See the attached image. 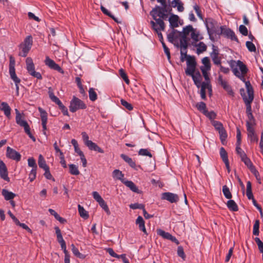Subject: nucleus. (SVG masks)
<instances>
[{"label": "nucleus", "mask_w": 263, "mask_h": 263, "mask_svg": "<svg viewBox=\"0 0 263 263\" xmlns=\"http://www.w3.org/2000/svg\"><path fill=\"white\" fill-rule=\"evenodd\" d=\"M171 11L172 8L170 5L156 6L150 12V15L155 20V22L151 21L150 22L152 29L154 30H164L165 25L163 21V14L170 13Z\"/></svg>", "instance_id": "1"}, {"label": "nucleus", "mask_w": 263, "mask_h": 263, "mask_svg": "<svg viewBox=\"0 0 263 263\" xmlns=\"http://www.w3.org/2000/svg\"><path fill=\"white\" fill-rule=\"evenodd\" d=\"M247 87H248V97H247L246 95V93L245 92V90L243 88H241L240 90L241 96L242 97V99L246 104L247 115L252 114L251 103L253 102V101L254 100V98L253 88H252L250 87L249 83L248 84Z\"/></svg>", "instance_id": "2"}, {"label": "nucleus", "mask_w": 263, "mask_h": 263, "mask_svg": "<svg viewBox=\"0 0 263 263\" xmlns=\"http://www.w3.org/2000/svg\"><path fill=\"white\" fill-rule=\"evenodd\" d=\"M15 60L12 57H10V63L9 67V72L11 79L15 83L16 87V94L17 96L19 95V86L18 84L21 82V80L17 77L15 73Z\"/></svg>", "instance_id": "3"}, {"label": "nucleus", "mask_w": 263, "mask_h": 263, "mask_svg": "<svg viewBox=\"0 0 263 263\" xmlns=\"http://www.w3.org/2000/svg\"><path fill=\"white\" fill-rule=\"evenodd\" d=\"M33 44V38L31 35H28L19 46L21 51L19 55L22 57H26L31 48Z\"/></svg>", "instance_id": "4"}, {"label": "nucleus", "mask_w": 263, "mask_h": 263, "mask_svg": "<svg viewBox=\"0 0 263 263\" xmlns=\"http://www.w3.org/2000/svg\"><path fill=\"white\" fill-rule=\"evenodd\" d=\"M86 107L85 103L76 96L72 97L69 106V110L72 112H75L79 109H84Z\"/></svg>", "instance_id": "5"}, {"label": "nucleus", "mask_w": 263, "mask_h": 263, "mask_svg": "<svg viewBox=\"0 0 263 263\" xmlns=\"http://www.w3.org/2000/svg\"><path fill=\"white\" fill-rule=\"evenodd\" d=\"M81 135L85 145L87 146L90 150L95 151L100 153H104V150L100 147L96 143L89 140V137L86 132H82Z\"/></svg>", "instance_id": "6"}, {"label": "nucleus", "mask_w": 263, "mask_h": 263, "mask_svg": "<svg viewBox=\"0 0 263 263\" xmlns=\"http://www.w3.org/2000/svg\"><path fill=\"white\" fill-rule=\"evenodd\" d=\"M205 25L210 35L219 34V26L217 22L212 18H208L205 21Z\"/></svg>", "instance_id": "7"}, {"label": "nucleus", "mask_w": 263, "mask_h": 263, "mask_svg": "<svg viewBox=\"0 0 263 263\" xmlns=\"http://www.w3.org/2000/svg\"><path fill=\"white\" fill-rule=\"evenodd\" d=\"M26 63L27 70L30 75L33 77L34 78H36L38 80L42 79V76L41 74L35 70V66L32 59L31 58H27L26 59Z\"/></svg>", "instance_id": "8"}, {"label": "nucleus", "mask_w": 263, "mask_h": 263, "mask_svg": "<svg viewBox=\"0 0 263 263\" xmlns=\"http://www.w3.org/2000/svg\"><path fill=\"white\" fill-rule=\"evenodd\" d=\"M16 123L20 126L24 127L25 132L28 135V136L33 141H35V137L32 135L30 132V128L27 122L24 119H22V116L15 118Z\"/></svg>", "instance_id": "9"}, {"label": "nucleus", "mask_w": 263, "mask_h": 263, "mask_svg": "<svg viewBox=\"0 0 263 263\" xmlns=\"http://www.w3.org/2000/svg\"><path fill=\"white\" fill-rule=\"evenodd\" d=\"M196 64L195 57L189 55L186 60L187 67L185 71V74H192V73H195Z\"/></svg>", "instance_id": "10"}, {"label": "nucleus", "mask_w": 263, "mask_h": 263, "mask_svg": "<svg viewBox=\"0 0 263 263\" xmlns=\"http://www.w3.org/2000/svg\"><path fill=\"white\" fill-rule=\"evenodd\" d=\"M219 34H223L225 37L239 43V40L234 32L230 28H225L224 26H220Z\"/></svg>", "instance_id": "11"}, {"label": "nucleus", "mask_w": 263, "mask_h": 263, "mask_svg": "<svg viewBox=\"0 0 263 263\" xmlns=\"http://www.w3.org/2000/svg\"><path fill=\"white\" fill-rule=\"evenodd\" d=\"M230 67L233 72V69L237 68L238 67L240 70V74H246L248 71V69L246 65L241 61L238 60L237 61H232L230 64Z\"/></svg>", "instance_id": "12"}, {"label": "nucleus", "mask_w": 263, "mask_h": 263, "mask_svg": "<svg viewBox=\"0 0 263 263\" xmlns=\"http://www.w3.org/2000/svg\"><path fill=\"white\" fill-rule=\"evenodd\" d=\"M38 110L40 113V116L42 121V125L43 127V134L45 135H46V130H47V112L43 109L42 108L39 107L38 108Z\"/></svg>", "instance_id": "13"}, {"label": "nucleus", "mask_w": 263, "mask_h": 263, "mask_svg": "<svg viewBox=\"0 0 263 263\" xmlns=\"http://www.w3.org/2000/svg\"><path fill=\"white\" fill-rule=\"evenodd\" d=\"M161 199L167 200L171 203H176L179 199V197L177 194L170 192H165L162 193L161 195Z\"/></svg>", "instance_id": "14"}, {"label": "nucleus", "mask_w": 263, "mask_h": 263, "mask_svg": "<svg viewBox=\"0 0 263 263\" xmlns=\"http://www.w3.org/2000/svg\"><path fill=\"white\" fill-rule=\"evenodd\" d=\"M45 64L52 69L55 70L61 73H64V71L62 68L58 64L55 63L53 60L50 59L48 57L46 58L45 60Z\"/></svg>", "instance_id": "15"}, {"label": "nucleus", "mask_w": 263, "mask_h": 263, "mask_svg": "<svg viewBox=\"0 0 263 263\" xmlns=\"http://www.w3.org/2000/svg\"><path fill=\"white\" fill-rule=\"evenodd\" d=\"M6 155L8 158L16 161H20L21 159V154L9 146L7 148Z\"/></svg>", "instance_id": "16"}, {"label": "nucleus", "mask_w": 263, "mask_h": 263, "mask_svg": "<svg viewBox=\"0 0 263 263\" xmlns=\"http://www.w3.org/2000/svg\"><path fill=\"white\" fill-rule=\"evenodd\" d=\"M0 176L1 178L8 182L10 181V179L8 176V171L5 164L3 161H0Z\"/></svg>", "instance_id": "17"}, {"label": "nucleus", "mask_w": 263, "mask_h": 263, "mask_svg": "<svg viewBox=\"0 0 263 263\" xmlns=\"http://www.w3.org/2000/svg\"><path fill=\"white\" fill-rule=\"evenodd\" d=\"M247 130L248 132V138L250 140V142L251 143L257 142L258 139L255 134L254 128L249 126L248 128H247Z\"/></svg>", "instance_id": "18"}, {"label": "nucleus", "mask_w": 263, "mask_h": 263, "mask_svg": "<svg viewBox=\"0 0 263 263\" xmlns=\"http://www.w3.org/2000/svg\"><path fill=\"white\" fill-rule=\"evenodd\" d=\"M157 234L163 238L170 240L173 242H178V240L175 237L172 236L170 233L166 232L161 229L157 230Z\"/></svg>", "instance_id": "19"}, {"label": "nucleus", "mask_w": 263, "mask_h": 263, "mask_svg": "<svg viewBox=\"0 0 263 263\" xmlns=\"http://www.w3.org/2000/svg\"><path fill=\"white\" fill-rule=\"evenodd\" d=\"M233 73L236 77L238 78L240 80H241L243 82H244L245 83V85H246V87L247 92H248V87H247V85H248V83L250 84V87L252 88H253L250 82L249 81H246V79L245 78V74H240V72L238 70V68H235L233 69Z\"/></svg>", "instance_id": "20"}, {"label": "nucleus", "mask_w": 263, "mask_h": 263, "mask_svg": "<svg viewBox=\"0 0 263 263\" xmlns=\"http://www.w3.org/2000/svg\"><path fill=\"white\" fill-rule=\"evenodd\" d=\"M187 76H191L192 77L193 80L196 86L199 88L201 84V80L202 78L201 74L199 72H197L196 73H192V74H186Z\"/></svg>", "instance_id": "21"}, {"label": "nucleus", "mask_w": 263, "mask_h": 263, "mask_svg": "<svg viewBox=\"0 0 263 263\" xmlns=\"http://www.w3.org/2000/svg\"><path fill=\"white\" fill-rule=\"evenodd\" d=\"M179 17L175 14H172L169 17L170 26L171 28L174 29L178 27Z\"/></svg>", "instance_id": "22"}, {"label": "nucleus", "mask_w": 263, "mask_h": 263, "mask_svg": "<svg viewBox=\"0 0 263 263\" xmlns=\"http://www.w3.org/2000/svg\"><path fill=\"white\" fill-rule=\"evenodd\" d=\"M124 185H125L127 187L130 189V190L133 192L136 193H140L141 191L138 189L136 184L132 181L130 180H125V181L123 183Z\"/></svg>", "instance_id": "23"}, {"label": "nucleus", "mask_w": 263, "mask_h": 263, "mask_svg": "<svg viewBox=\"0 0 263 263\" xmlns=\"http://www.w3.org/2000/svg\"><path fill=\"white\" fill-rule=\"evenodd\" d=\"M48 93L49 98L53 102H54L58 106L62 103L60 100L54 95L53 90L51 87L48 88Z\"/></svg>", "instance_id": "24"}, {"label": "nucleus", "mask_w": 263, "mask_h": 263, "mask_svg": "<svg viewBox=\"0 0 263 263\" xmlns=\"http://www.w3.org/2000/svg\"><path fill=\"white\" fill-rule=\"evenodd\" d=\"M48 93L49 98L53 102H54L58 106L62 103L60 100L54 95L53 90L51 87L48 88Z\"/></svg>", "instance_id": "25"}, {"label": "nucleus", "mask_w": 263, "mask_h": 263, "mask_svg": "<svg viewBox=\"0 0 263 263\" xmlns=\"http://www.w3.org/2000/svg\"><path fill=\"white\" fill-rule=\"evenodd\" d=\"M0 109L4 111L5 115L8 118H10L11 108L6 102H2L0 105Z\"/></svg>", "instance_id": "26"}, {"label": "nucleus", "mask_w": 263, "mask_h": 263, "mask_svg": "<svg viewBox=\"0 0 263 263\" xmlns=\"http://www.w3.org/2000/svg\"><path fill=\"white\" fill-rule=\"evenodd\" d=\"M136 223L138 225L139 229L142 231L145 234H147L145 227V222L143 218L139 216L136 219Z\"/></svg>", "instance_id": "27"}, {"label": "nucleus", "mask_w": 263, "mask_h": 263, "mask_svg": "<svg viewBox=\"0 0 263 263\" xmlns=\"http://www.w3.org/2000/svg\"><path fill=\"white\" fill-rule=\"evenodd\" d=\"M248 120L246 121V127H254L256 125V120L253 114L247 115Z\"/></svg>", "instance_id": "28"}, {"label": "nucleus", "mask_w": 263, "mask_h": 263, "mask_svg": "<svg viewBox=\"0 0 263 263\" xmlns=\"http://www.w3.org/2000/svg\"><path fill=\"white\" fill-rule=\"evenodd\" d=\"M2 194L6 200H12L15 196L16 195L6 189H3L2 191Z\"/></svg>", "instance_id": "29"}, {"label": "nucleus", "mask_w": 263, "mask_h": 263, "mask_svg": "<svg viewBox=\"0 0 263 263\" xmlns=\"http://www.w3.org/2000/svg\"><path fill=\"white\" fill-rule=\"evenodd\" d=\"M193 29V26L191 25L186 26L185 27L183 28V31L180 32V36L187 37V36L190 34V33H192Z\"/></svg>", "instance_id": "30"}, {"label": "nucleus", "mask_w": 263, "mask_h": 263, "mask_svg": "<svg viewBox=\"0 0 263 263\" xmlns=\"http://www.w3.org/2000/svg\"><path fill=\"white\" fill-rule=\"evenodd\" d=\"M227 205L228 208L231 211L236 212L238 210V207L236 202L231 199L227 201Z\"/></svg>", "instance_id": "31"}, {"label": "nucleus", "mask_w": 263, "mask_h": 263, "mask_svg": "<svg viewBox=\"0 0 263 263\" xmlns=\"http://www.w3.org/2000/svg\"><path fill=\"white\" fill-rule=\"evenodd\" d=\"M112 177L121 181L122 183L125 181L124 174L119 170H115L112 172Z\"/></svg>", "instance_id": "32"}, {"label": "nucleus", "mask_w": 263, "mask_h": 263, "mask_svg": "<svg viewBox=\"0 0 263 263\" xmlns=\"http://www.w3.org/2000/svg\"><path fill=\"white\" fill-rule=\"evenodd\" d=\"M121 157L126 162H127L132 167L135 168L136 163H135V161H134L131 158L129 157L128 156L124 155V154H121Z\"/></svg>", "instance_id": "33"}, {"label": "nucleus", "mask_w": 263, "mask_h": 263, "mask_svg": "<svg viewBox=\"0 0 263 263\" xmlns=\"http://www.w3.org/2000/svg\"><path fill=\"white\" fill-rule=\"evenodd\" d=\"M223 88L228 92V94L231 96H233L234 92L231 87V86L228 84V83L224 81L222 83L220 84Z\"/></svg>", "instance_id": "34"}, {"label": "nucleus", "mask_w": 263, "mask_h": 263, "mask_svg": "<svg viewBox=\"0 0 263 263\" xmlns=\"http://www.w3.org/2000/svg\"><path fill=\"white\" fill-rule=\"evenodd\" d=\"M38 164L39 167L43 168V170L49 167V166L47 165L43 156L42 155H40L39 156Z\"/></svg>", "instance_id": "35"}, {"label": "nucleus", "mask_w": 263, "mask_h": 263, "mask_svg": "<svg viewBox=\"0 0 263 263\" xmlns=\"http://www.w3.org/2000/svg\"><path fill=\"white\" fill-rule=\"evenodd\" d=\"M78 208L80 216L85 219H87L89 217L87 212L80 204L78 205Z\"/></svg>", "instance_id": "36"}, {"label": "nucleus", "mask_w": 263, "mask_h": 263, "mask_svg": "<svg viewBox=\"0 0 263 263\" xmlns=\"http://www.w3.org/2000/svg\"><path fill=\"white\" fill-rule=\"evenodd\" d=\"M196 46L197 47V53L198 54H200L204 51H205L207 49L206 45L202 42H199L197 45H196Z\"/></svg>", "instance_id": "37"}, {"label": "nucleus", "mask_w": 263, "mask_h": 263, "mask_svg": "<svg viewBox=\"0 0 263 263\" xmlns=\"http://www.w3.org/2000/svg\"><path fill=\"white\" fill-rule=\"evenodd\" d=\"M69 173L73 175H78L80 174V172L78 170V167L73 164H69Z\"/></svg>", "instance_id": "38"}, {"label": "nucleus", "mask_w": 263, "mask_h": 263, "mask_svg": "<svg viewBox=\"0 0 263 263\" xmlns=\"http://www.w3.org/2000/svg\"><path fill=\"white\" fill-rule=\"evenodd\" d=\"M71 250L73 253V254L77 256V257L81 258V259H84L85 257V255L84 254H82L80 253L79 251V250L74 246L73 244H72L71 245Z\"/></svg>", "instance_id": "39"}, {"label": "nucleus", "mask_w": 263, "mask_h": 263, "mask_svg": "<svg viewBox=\"0 0 263 263\" xmlns=\"http://www.w3.org/2000/svg\"><path fill=\"white\" fill-rule=\"evenodd\" d=\"M241 161L247 166V167L249 168L250 170L253 169L254 171V166L253 165L252 162L251 160L247 157H245L243 159H241Z\"/></svg>", "instance_id": "40"}, {"label": "nucleus", "mask_w": 263, "mask_h": 263, "mask_svg": "<svg viewBox=\"0 0 263 263\" xmlns=\"http://www.w3.org/2000/svg\"><path fill=\"white\" fill-rule=\"evenodd\" d=\"M222 192L223 193V195L224 197L229 199H230L232 197V195L231 193L230 192V191L229 189V187L226 185H224L222 186Z\"/></svg>", "instance_id": "41"}, {"label": "nucleus", "mask_w": 263, "mask_h": 263, "mask_svg": "<svg viewBox=\"0 0 263 263\" xmlns=\"http://www.w3.org/2000/svg\"><path fill=\"white\" fill-rule=\"evenodd\" d=\"M220 155L223 162L229 161L227 152L223 147L220 149Z\"/></svg>", "instance_id": "42"}, {"label": "nucleus", "mask_w": 263, "mask_h": 263, "mask_svg": "<svg viewBox=\"0 0 263 263\" xmlns=\"http://www.w3.org/2000/svg\"><path fill=\"white\" fill-rule=\"evenodd\" d=\"M259 220L258 219H256L255 221V223L253 226V235L255 236H258L259 234Z\"/></svg>", "instance_id": "43"}, {"label": "nucleus", "mask_w": 263, "mask_h": 263, "mask_svg": "<svg viewBox=\"0 0 263 263\" xmlns=\"http://www.w3.org/2000/svg\"><path fill=\"white\" fill-rule=\"evenodd\" d=\"M89 98L91 101H95L97 99V95L93 88H90L88 91Z\"/></svg>", "instance_id": "44"}, {"label": "nucleus", "mask_w": 263, "mask_h": 263, "mask_svg": "<svg viewBox=\"0 0 263 263\" xmlns=\"http://www.w3.org/2000/svg\"><path fill=\"white\" fill-rule=\"evenodd\" d=\"M55 233L57 234L58 241L60 243H61L63 242H64L65 241L63 238V237H62V234L61 232V230L59 229V228L58 227H55Z\"/></svg>", "instance_id": "45"}, {"label": "nucleus", "mask_w": 263, "mask_h": 263, "mask_svg": "<svg viewBox=\"0 0 263 263\" xmlns=\"http://www.w3.org/2000/svg\"><path fill=\"white\" fill-rule=\"evenodd\" d=\"M196 107L198 110L201 111L203 114L204 113V111L206 110V106L205 103L203 102H200L196 104Z\"/></svg>", "instance_id": "46"}, {"label": "nucleus", "mask_w": 263, "mask_h": 263, "mask_svg": "<svg viewBox=\"0 0 263 263\" xmlns=\"http://www.w3.org/2000/svg\"><path fill=\"white\" fill-rule=\"evenodd\" d=\"M28 165L29 167H31L32 169H37L35 160L33 157H30L28 159Z\"/></svg>", "instance_id": "47"}, {"label": "nucleus", "mask_w": 263, "mask_h": 263, "mask_svg": "<svg viewBox=\"0 0 263 263\" xmlns=\"http://www.w3.org/2000/svg\"><path fill=\"white\" fill-rule=\"evenodd\" d=\"M240 145L236 144V151L237 154L240 157L241 160L247 156L244 151L240 148Z\"/></svg>", "instance_id": "48"}, {"label": "nucleus", "mask_w": 263, "mask_h": 263, "mask_svg": "<svg viewBox=\"0 0 263 263\" xmlns=\"http://www.w3.org/2000/svg\"><path fill=\"white\" fill-rule=\"evenodd\" d=\"M98 203H99L100 206L106 212V213L108 215H109L110 214L109 209L107 204L106 203V202H105V201L103 199Z\"/></svg>", "instance_id": "49"}, {"label": "nucleus", "mask_w": 263, "mask_h": 263, "mask_svg": "<svg viewBox=\"0 0 263 263\" xmlns=\"http://www.w3.org/2000/svg\"><path fill=\"white\" fill-rule=\"evenodd\" d=\"M181 39L180 40V46L183 47L184 49H187L188 47V43L187 37L180 36Z\"/></svg>", "instance_id": "50"}, {"label": "nucleus", "mask_w": 263, "mask_h": 263, "mask_svg": "<svg viewBox=\"0 0 263 263\" xmlns=\"http://www.w3.org/2000/svg\"><path fill=\"white\" fill-rule=\"evenodd\" d=\"M138 154L141 156H148L150 158L152 157V154L147 149L141 148L138 152Z\"/></svg>", "instance_id": "51"}, {"label": "nucleus", "mask_w": 263, "mask_h": 263, "mask_svg": "<svg viewBox=\"0 0 263 263\" xmlns=\"http://www.w3.org/2000/svg\"><path fill=\"white\" fill-rule=\"evenodd\" d=\"M246 46L250 52H255L256 47L255 45L251 41H247L246 43Z\"/></svg>", "instance_id": "52"}, {"label": "nucleus", "mask_w": 263, "mask_h": 263, "mask_svg": "<svg viewBox=\"0 0 263 263\" xmlns=\"http://www.w3.org/2000/svg\"><path fill=\"white\" fill-rule=\"evenodd\" d=\"M218 133L220 135V139L222 142H223V141H225L226 138H227V134L225 130V129L222 128L220 130L218 131Z\"/></svg>", "instance_id": "53"}, {"label": "nucleus", "mask_w": 263, "mask_h": 263, "mask_svg": "<svg viewBox=\"0 0 263 263\" xmlns=\"http://www.w3.org/2000/svg\"><path fill=\"white\" fill-rule=\"evenodd\" d=\"M119 74L121 77L123 79V80L125 81V82L128 84L129 83V80L128 79L127 74L123 69H120L119 70Z\"/></svg>", "instance_id": "54"}, {"label": "nucleus", "mask_w": 263, "mask_h": 263, "mask_svg": "<svg viewBox=\"0 0 263 263\" xmlns=\"http://www.w3.org/2000/svg\"><path fill=\"white\" fill-rule=\"evenodd\" d=\"M121 104L128 110H132L133 109V105L125 100L121 99Z\"/></svg>", "instance_id": "55"}, {"label": "nucleus", "mask_w": 263, "mask_h": 263, "mask_svg": "<svg viewBox=\"0 0 263 263\" xmlns=\"http://www.w3.org/2000/svg\"><path fill=\"white\" fill-rule=\"evenodd\" d=\"M202 63L204 65L206 70H210L211 68L210 61L208 57H204L202 60Z\"/></svg>", "instance_id": "56"}, {"label": "nucleus", "mask_w": 263, "mask_h": 263, "mask_svg": "<svg viewBox=\"0 0 263 263\" xmlns=\"http://www.w3.org/2000/svg\"><path fill=\"white\" fill-rule=\"evenodd\" d=\"M239 31L241 34L244 36L248 35V30L247 28L243 25H241L239 27Z\"/></svg>", "instance_id": "57"}, {"label": "nucleus", "mask_w": 263, "mask_h": 263, "mask_svg": "<svg viewBox=\"0 0 263 263\" xmlns=\"http://www.w3.org/2000/svg\"><path fill=\"white\" fill-rule=\"evenodd\" d=\"M212 123V125L214 126L217 131H219L221 129V128L222 129L223 128L222 124L219 121L213 120Z\"/></svg>", "instance_id": "58"}, {"label": "nucleus", "mask_w": 263, "mask_h": 263, "mask_svg": "<svg viewBox=\"0 0 263 263\" xmlns=\"http://www.w3.org/2000/svg\"><path fill=\"white\" fill-rule=\"evenodd\" d=\"M37 169H31L29 175V179L32 182L36 178Z\"/></svg>", "instance_id": "59"}, {"label": "nucleus", "mask_w": 263, "mask_h": 263, "mask_svg": "<svg viewBox=\"0 0 263 263\" xmlns=\"http://www.w3.org/2000/svg\"><path fill=\"white\" fill-rule=\"evenodd\" d=\"M191 38L195 41L197 42L200 39L199 33L198 31H196L194 29H193L191 34Z\"/></svg>", "instance_id": "60"}, {"label": "nucleus", "mask_w": 263, "mask_h": 263, "mask_svg": "<svg viewBox=\"0 0 263 263\" xmlns=\"http://www.w3.org/2000/svg\"><path fill=\"white\" fill-rule=\"evenodd\" d=\"M203 114L210 120L214 119L216 116V114L213 111L209 112L207 110L204 111V113Z\"/></svg>", "instance_id": "61"}, {"label": "nucleus", "mask_w": 263, "mask_h": 263, "mask_svg": "<svg viewBox=\"0 0 263 263\" xmlns=\"http://www.w3.org/2000/svg\"><path fill=\"white\" fill-rule=\"evenodd\" d=\"M129 207L132 209H141L142 210L145 208L144 204L138 203L131 204Z\"/></svg>", "instance_id": "62"}, {"label": "nucleus", "mask_w": 263, "mask_h": 263, "mask_svg": "<svg viewBox=\"0 0 263 263\" xmlns=\"http://www.w3.org/2000/svg\"><path fill=\"white\" fill-rule=\"evenodd\" d=\"M177 254L178 255L181 257L182 259H184L185 258V255L184 252L183 248L181 246H179L177 248Z\"/></svg>", "instance_id": "63"}, {"label": "nucleus", "mask_w": 263, "mask_h": 263, "mask_svg": "<svg viewBox=\"0 0 263 263\" xmlns=\"http://www.w3.org/2000/svg\"><path fill=\"white\" fill-rule=\"evenodd\" d=\"M255 241L257 244L258 249L260 253H263V242L260 240L258 237L255 238Z\"/></svg>", "instance_id": "64"}]
</instances>
